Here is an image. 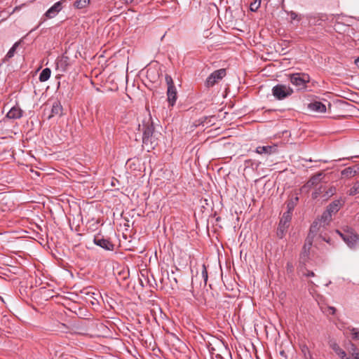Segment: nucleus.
Masks as SVG:
<instances>
[{
  "instance_id": "1",
  "label": "nucleus",
  "mask_w": 359,
  "mask_h": 359,
  "mask_svg": "<svg viewBox=\"0 0 359 359\" xmlns=\"http://www.w3.org/2000/svg\"><path fill=\"white\" fill-rule=\"evenodd\" d=\"M143 133L142 143L150 149H154L158 144L157 139L154 137V126L151 118L144 119L142 125H139V129Z\"/></svg>"
},
{
  "instance_id": "2",
  "label": "nucleus",
  "mask_w": 359,
  "mask_h": 359,
  "mask_svg": "<svg viewBox=\"0 0 359 359\" xmlns=\"http://www.w3.org/2000/svg\"><path fill=\"white\" fill-rule=\"evenodd\" d=\"M290 81L297 88V90H304L310 82V76L305 73H294L288 75Z\"/></svg>"
},
{
  "instance_id": "3",
  "label": "nucleus",
  "mask_w": 359,
  "mask_h": 359,
  "mask_svg": "<svg viewBox=\"0 0 359 359\" xmlns=\"http://www.w3.org/2000/svg\"><path fill=\"white\" fill-rule=\"evenodd\" d=\"M337 232L350 248L355 249L359 247V235L352 229H350V230H348L345 233H341L338 230Z\"/></svg>"
},
{
  "instance_id": "4",
  "label": "nucleus",
  "mask_w": 359,
  "mask_h": 359,
  "mask_svg": "<svg viewBox=\"0 0 359 359\" xmlns=\"http://www.w3.org/2000/svg\"><path fill=\"white\" fill-rule=\"evenodd\" d=\"M293 92L290 86L284 84H277L272 88V95L278 100L290 97Z\"/></svg>"
},
{
  "instance_id": "5",
  "label": "nucleus",
  "mask_w": 359,
  "mask_h": 359,
  "mask_svg": "<svg viewBox=\"0 0 359 359\" xmlns=\"http://www.w3.org/2000/svg\"><path fill=\"white\" fill-rule=\"evenodd\" d=\"M165 82L168 86L167 96L168 101L170 106H174L177 100V90L175 86L173 80L171 76L166 74L165 76Z\"/></svg>"
},
{
  "instance_id": "6",
  "label": "nucleus",
  "mask_w": 359,
  "mask_h": 359,
  "mask_svg": "<svg viewBox=\"0 0 359 359\" xmlns=\"http://www.w3.org/2000/svg\"><path fill=\"white\" fill-rule=\"evenodd\" d=\"M291 219L292 216L289 215V212L283 213L279 222L276 231L277 236L279 238H283L285 236L286 232L287 231V229L290 226Z\"/></svg>"
},
{
  "instance_id": "7",
  "label": "nucleus",
  "mask_w": 359,
  "mask_h": 359,
  "mask_svg": "<svg viewBox=\"0 0 359 359\" xmlns=\"http://www.w3.org/2000/svg\"><path fill=\"white\" fill-rule=\"evenodd\" d=\"M226 76V69H219L214 71L206 79L205 85L207 87H212Z\"/></svg>"
},
{
  "instance_id": "8",
  "label": "nucleus",
  "mask_w": 359,
  "mask_h": 359,
  "mask_svg": "<svg viewBox=\"0 0 359 359\" xmlns=\"http://www.w3.org/2000/svg\"><path fill=\"white\" fill-rule=\"evenodd\" d=\"M93 243L106 250L113 251L114 250V244L109 238H105L100 234L94 236Z\"/></svg>"
},
{
  "instance_id": "9",
  "label": "nucleus",
  "mask_w": 359,
  "mask_h": 359,
  "mask_svg": "<svg viewBox=\"0 0 359 359\" xmlns=\"http://www.w3.org/2000/svg\"><path fill=\"white\" fill-rule=\"evenodd\" d=\"M313 237L307 236L305 240V243L302 248V251L300 254V263L305 262L309 257L310 250L313 244Z\"/></svg>"
},
{
  "instance_id": "10",
  "label": "nucleus",
  "mask_w": 359,
  "mask_h": 359,
  "mask_svg": "<svg viewBox=\"0 0 359 359\" xmlns=\"http://www.w3.org/2000/svg\"><path fill=\"white\" fill-rule=\"evenodd\" d=\"M325 177V173L323 172H319L315 175H313L309 181L302 187V189L309 190L312 187L318 185Z\"/></svg>"
},
{
  "instance_id": "11",
  "label": "nucleus",
  "mask_w": 359,
  "mask_h": 359,
  "mask_svg": "<svg viewBox=\"0 0 359 359\" xmlns=\"http://www.w3.org/2000/svg\"><path fill=\"white\" fill-rule=\"evenodd\" d=\"M359 173V164L346 168L341 171V178L351 179Z\"/></svg>"
},
{
  "instance_id": "12",
  "label": "nucleus",
  "mask_w": 359,
  "mask_h": 359,
  "mask_svg": "<svg viewBox=\"0 0 359 359\" xmlns=\"http://www.w3.org/2000/svg\"><path fill=\"white\" fill-rule=\"evenodd\" d=\"M62 107L59 100H55L51 107L50 114L48 115V119L50 120L54 116H61L62 115Z\"/></svg>"
},
{
  "instance_id": "13",
  "label": "nucleus",
  "mask_w": 359,
  "mask_h": 359,
  "mask_svg": "<svg viewBox=\"0 0 359 359\" xmlns=\"http://www.w3.org/2000/svg\"><path fill=\"white\" fill-rule=\"evenodd\" d=\"M63 1L56 2L46 13V16L48 18L55 17L62 8V4Z\"/></svg>"
},
{
  "instance_id": "14",
  "label": "nucleus",
  "mask_w": 359,
  "mask_h": 359,
  "mask_svg": "<svg viewBox=\"0 0 359 359\" xmlns=\"http://www.w3.org/2000/svg\"><path fill=\"white\" fill-rule=\"evenodd\" d=\"M69 65H70V61H69V58L67 56L62 55L60 58L57 60V62H56L57 69L62 72L67 71Z\"/></svg>"
},
{
  "instance_id": "15",
  "label": "nucleus",
  "mask_w": 359,
  "mask_h": 359,
  "mask_svg": "<svg viewBox=\"0 0 359 359\" xmlns=\"http://www.w3.org/2000/svg\"><path fill=\"white\" fill-rule=\"evenodd\" d=\"M308 109L312 111L323 113L326 111L325 105L319 101H314L308 104Z\"/></svg>"
},
{
  "instance_id": "16",
  "label": "nucleus",
  "mask_w": 359,
  "mask_h": 359,
  "mask_svg": "<svg viewBox=\"0 0 359 359\" xmlns=\"http://www.w3.org/2000/svg\"><path fill=\"white\" fill-rule=\"evenodd\" d=\"M330 347L338 355L341 359H350L346 356V352L340 348L339 344L335 341L330 342Z\"/></svg>"
},
{
  "instance_id": "17",
  "label": "nucleus",
  "mask_w": 359,
  "mask_h": 359,
  "mask_svg": "<svg viewBox=\"0 0 359 359\" xmlns=\"http://www.w3.org/2000/svg\"><path fill=\"white\" fill-rule=\"evenodd\" d=\"M22 116V110L17 107H12L6 114L8 118L18 119Z\"/></svg>"
},
{
  "instance_id": "18",
  "label": "nucleus",
  "mask_w": 359,
  "mask_h": 359,
  "mask_svg": "<svg viewBox=\"0 0 359 359\" xmlns=\"http://www.w3.org/2000/svg\"><path fill=\"white\" fill-rule=\"evenodd\" d=\"M332 215V214L326 210L325 212H323L320 218L317 219V220L320 222V224L323 226V229H325V226L328 225L331 222Z\"/></svg>"
},
{
  "instance_id": "19",
  "label": "nucleus",
  "mask_w": 359,
  "mask_h": 359,
  "mask_svg": "<svg viewBox=\"0 0 359 359\" xmlns=\"http://www.w3.org/2000/svg\"><path fill=\"white\" fill-rule=\"evenodd\" d=\"M276 150V146H259L256 148V152L259 154H271Z\"/></svg>"
},
{
  "instance_id": "20",
  "label": "nucleus",
  "mask_w": 359,
  "mask_h": 359,
  "mask_svg": "<svg viewBox=\"0 0 359 359\" xmlns=\"http://www.w3.org/2000/svg\"><path fill=\"white\" fill-rule=\"evenodd\" d=\"M323 228V226L320 224V222L316 219L311 224L309 230V233L307 236H312L314 238L315 235L320 231V229Z\"/></svg>"
},
{
  "instance_id": "21",
  "label": "nucleus",
  "mask_w": 359,
  "mask_h": 359,
  "mask_svg": "<svg viewBox=\"0 0 359 359\" xmlns=\"http://www.w3.org/2000/svg\"><path fill=\"white\" fill-rule=\"evenodd\" d=\"M342 205V203L340 200H335L332 201L327 207V210L329 211L331 214H334L337 212L341 206Z\"/></svg>"
},
{
  "instance_id": "22",
  "label": "nucleus",
  "mask_w": 359,
  "mask_h": 359,
  "mask_svg": "<svg viewBox=\"0 0 359 359\" xmlns=\"http://www.w3.org/2000/svg\"><path fill=\"white\" fill-rule=\"evenodd\" d=\"M299 201V198L297 196L292 197L290 200L287 201V210L285 212H289V215L292 216V211L296 206L297 202Z\"/></svg>"
},
{
  "instance_id": "23",
  "label": "nucleus",
  "mask_w": 359,
  "mask_h": 359,
  "mask_svg": "<svg viewBox=\"0 0 359 359\" xmlns=\"http://www.w3.org/2000/svg\"><path fill=\"white\" fill-rule=\"evenodd\" d=\"M51 70L49 68H45L42 70L39 75V81L44 82L48 80L50 76Z\"/></svg>"
},
{
  "instance_id": "24",
  "label": "nucleus",
  "mask_w": 359,
  "mask_h": 359,
  "mask_svg": "<svg viewBox=\"0 0 359 359\" xmlns=\"http://www.w3.org/2000/svg\"><path fill=\"white\" fill-rule=\"evenodd\" d=\"M20 43V41L15 42L13 45V46L10 48V50H8V52L7 53V54L5 57L6 60H9L10 58H11L14 56L16 49L19 46Z\"/></svg>"
},
{
  "instance_id": "25",
  "label": "nucleus",
  "mask_w": 359,
  "mask_h": 359,
  "mask_svg": "<svg viewBox=\"0 0 359 359\" xmlns=\"http://www.w3.org/2000/svg\"><path fill=\"white\" fill-rule=\"evenodd\" d=\"M90 3V0H76L74 5L76 8L81 9L86 8Z\"/></svg>"
},
{
  "instance_id": "26",
  "label": "nucleus",
  "mask_w": 359,
  "mask_h": 359,
  "mask_svg": "<svg viewBox=\"0 0 359 359\" xmlns=\"http://www.w3.org/2000/svg\"><path fill=\"white\" fill-rule=\"evenodd\" d=\"M201 278L203 282V286H205L207 284L208 275L206 266L204 264L202 265V271H201Z\"/></svg>"
},
{
  "instance_id": "27",
  "label": "nucleus",
  "mask_w": 359,
  "mask_h": 359,
  "mask_svg": "<svg viewBox=\"0 0 359 359\" xmlns=\"http://www.w3.org/2000/svg\"><path fill=\"white\" fill-rule=\"evenodd\" d=\"M350 346L349 353L351 354L353 359H359V352L358 351L356 346L353 343H351Z\"/></svg>"
},
{
  "instance_id": "28",
  "label": "nucleus",
  "mask_w": 359,
  "mask_h": 359,
  "mask_svg": "<svg viewBox=\"0 0 359 359\" xmlns=\"http://www.w3.org/2000/svg\"><path fill=\"white\" fill-rule=\"evenodd\" d=\"M299 273L302 274L303 276L306 277H313L315 276V273L312 271H309V269L299 266Z\"/></svg>"
},
{
  "instance_id": "29",
  "label": "nucleus",
  "mask_w": 359,
  "mask_h": 359,
  "mask_svg": "<svg viewBox=\"0 0 359 359\" xmlns=\"http://www.w3.org/2000/svg\"><path fill=\"white\" fill-rule=\"evenodd\" d=\"M336 193V188L334 186L330 187L327 189H325L323 196L325 198H330Z\"/></svg>"
},
{
  "instance_id": "30",
  "label": "nucleus",
  "mask_w": 359,
  "mask_h": 359,
  "mask_svg": "<svg viewBox=\"0 0 359 359\" xmlns=\"http://www.w3.org/2000/svg\"><path fill=\"white\" fill-rule=\"evenodd\" d=\"M358 194H359V181L356 182L348 191L350 196H354Z\"/></svg>"
},
{
  "instance_id": "31",
  "label": "nucleus",
  "mask_w": 359,
  "mask_h": 359,
  "mask_svg": "<svg viewBox=\"0 0 359 359\" xmlns=\"http://www.w3.org/2000/svg\"><path fill=\"white\" fill-rule=\"evenodd\" d=\"M294 271V264H292V262H287V264H286L287 273L292 276H293Z\"/></svg>"
},
{
  "instance_id": "32",
  "label": "nucleus",
  "mask_w": 359,
  "mask_h": 359,
  "mask_svg": "<svg viewBox=\"0 0 359 359\" xmlns=\"http://www.w3.org/2000/svg\"><path fill=\"white\" fill-rule=\"evenodd\" d=\"M325 187L320 186L318 189L312 193V198L313 199L317 198L322 193H324Z\"/></svg>"
},
{
  "instance_id": "33",
  "label": "nucleus",
  "mask_w": 359,
  "mask_h": 359,
  "mask_svg": "<svg viewBox=\"0 0 359 359\" xmlns=\"http://www.w3.org/2000/svg\"><path fill=\"white\" fill-rule=\"evenodd\" d=\"M261 0H255L254 2L250 4V10L252 11H256L260 6Z\"/></svg>"
},
{
  "instance_id": "34",
  "label": "nucleus",
  "mask_w": 359,
  "mask_h": 359,
  "mask_svg": "<svg viewBox=\"0 0 359 359\" xmlns=\"http://www.w3.org/2000/svg\"><path fill=\"white\" fill-rule=\"evenodd\" d=\"M302 351L303 352L305 358L311 359V354L307 346L304 345L302 347Z\"/></svg>"
},
{
  "instance_id": "35",
  "label": "nucleus",
  "mask_w": 359,
  "mask_h": 359,
  "mask_svg": "<svg viewBox=\"0 0 359 359\" xmlns=\"http://www.w3.org/2000/svg\"><path fill=\"white\" fill-rule=\"evenodd\" d=\"M351 333L352 334L353 339L359 340V330L357 328H351Z\"/></svg>"
},
{
  "instance_id": "36",
  "label": "nucleus",
  "mask_w": 359,
  "mask_h": 359,
  "mask_svg": "<svg viewBox=\"0 0 359 359\" xmlns=\"http://www.w3.org/2000/svg\"><path fill=\"white\" fill-rule=\"evenodd\" d=\"M320 237L322 238V239L327 243H330V238H326L325 236H323L322 235H320Z\"/></svg>"
},
{
  "instance_id": "37",
  "label": "nucleus",
  "mask_w": 359,
  "mask_h": 359,
  "mask_svg": "<svg viewBox=\"0 0 359 359\" xmlns=\"http://www.w3.org/2000/svg\"><path fill=\"white\" fill-rule=\"evenodd\" d=\"M329 310L330 311V313L334 315L336 312V309L334 307L330 306L329 307Z\"/></svg>"
},
{
  "instance_id": "38",
  "label": "nucleus",
  "mask_w": 359,
  "mask_h": 359,
  "mask_svg": "<svg viewBox=\"0 0 359 359\" xmlns=\"http://www.w3.org/2000/svg\"><path fill=\"white\" fill-rule=\"evenodd\" d=\"M6 320H8V316L6 315L2 316L1 325L3 324V322L6 323Z\"/></svg>"
},
{
  "instance_id": "39",
  "label": "nucleus",
  "mask_w": 359,
  "mask_h": 359,
  "mask_svg": "<svg viewBox=\"0 0 359 359\" xmlns=\"http://www.w3.org/2000/svg\"><path fill=\"white\" fill-rule=\"evenodd\" d=\"M245 164L247 165H250L252 164V161L251 159H248L245 161Z\"/></svg>"
},
{
  "instance_id": "40",
  "label": "nucleus",
  "mask_w": 359,
  "mask_h": 359,
  "mask_svg": "<svg viewBox=\"0 0 359 359\" xmlns=\"http://www.w3.org/2000/svg\"><path fill=\"white\" fill-rule=\"evenodd\" d=\"M354 63L359 68V57L355 60Z\"/></svg>"
},
{
  "instance_id": "41",
  "label": "nucleus",
  "mask_w": 359,
  "mask_h": 359,
  "mask_svg": "<svg viewBox=\"0 0 359 359\" xmlns=\"http://www.w3.org/2000/svg\"><path fill=\"white\" fill-rule=\"evenodd\" d=\"M123 3L126 4H131L134 0H123Z\"/></svg>"
},
{
  "instance_id": "42",
  "label": "nucleus",
  "mask_w": 359,
  "mask_h": 359,
  "mask_svg": "<svg viewBox=\"0 0 359 359\" xmlns=\"http://www.w3.org/2000/svg\"><path fill=\"white\" fill-rule=\"evenodd\" d=\"M194 279H196V280L198 279V273L195 276L192 277V280H191L192 284H194Z\"/></svg>"
},
{
  "instance_id": "43",
  "label": "nucleus",
  "mask_w": 359,
  "mask_h": 359,
  "mask_svg": "<svg viewBox=\"0 0 359 359\" xmlns=\"http://www.w3.org/2000/svg\"><path fill=\"white\" fill-rule=\"evenodd\" d=\"M61 325H62V327H66V325H65V324H62Z\"/></svg>"
},
{
  "instance_id": "44",
  "label": "nucleus",
  "mask_w": 359,
  "mask_h": 359,
  "mask_svg": "<svg viewBox=\"0 0 359 359\" xmlns=\"http://www.w3.org/2000/svg\"><path fill=\"white\" fill-rule=\"evenodd\" d=\"M349 157H346V159H349ZM343 159H345V158H343Z\"/></svg>"
}]
</instances>
